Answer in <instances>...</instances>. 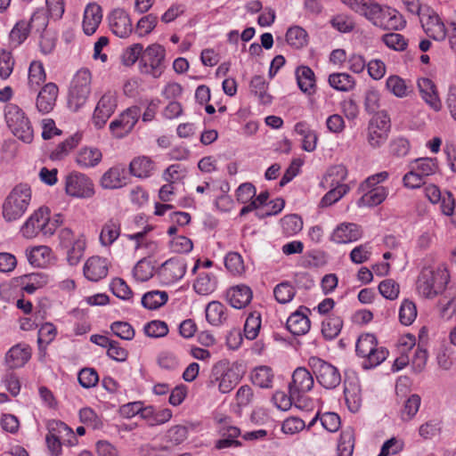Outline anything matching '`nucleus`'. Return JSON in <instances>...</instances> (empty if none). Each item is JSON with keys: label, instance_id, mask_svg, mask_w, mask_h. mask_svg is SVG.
Returning a JSON list of instances; mask_svg holds the SVG:
<instances>
[{"label": "nucleus", "instance_id": "f257e3e1", "mask_svg": "<svg viewBox=\"0 0 456 456\" xmlns=\"http://www.w3.org/2000/svg\"><path fill=\"white\" fill-rule=\"evenodd\" d=\"M449 280L444 265L425 266L417 278L416 290L420 297L432 299L445 289Z\"/></svg>", "mask_w": 456, "mask_h": 456}, {"label": "nucleus", "instance_id": "f03ea898", "mask_svg": "<svg viewBox=\"0 0 456 456\" xmlns=\"http://www.w3.org/2000/svg\"><path fill=\"white\" fill-rule=\"evenodd\" d=\"M31 200L30 187L26 183L16 185L3 204V216L7 222L20 219L26 212Z\"/></svg>", "mask_w": 456, "mask_h": 456}, {"label": "nucleus", "instance_id": "7ed1b4c3", "mask_svg": "<svg viewBox=\"0 0 456 456\" xmlns=\"http://www.w3.org/2000/svg\"><path fill=\"white\" fill-rule=\"evenodd\" d=\"M4 118L7 126L19 140L30 143L34 138V130L26 113L18 105L9 103L4 107Z\"/></svg>", "mask_w": 456, "mask_h": 456}, {"label": "nucleus", "instance_id": "20e7f679", "mask_svg": "<svg viewBox=\"0 0 456 456\" xmlns=\"http://www.w3.org/2000/svg\"><path fill=\"white\" fill-rule=\"evenodd\" d=\"M355 351L358 356L365 358L363 365L366 369L379 365L388 355L387 349L383 346L379 347L377 338L370 333L359 336Z\"/></svg>", "mask_w": 456, "mask_h": 456}, {"label": "nucleus", "instance_id": "39448f33", "mask_svg": "<svg viewBox=\"0 0 456 456\" xmlns=\"http://www.w3.org/2000/svg\"><path fill=\"white\" fill-rule=\"evenodd\" d=\"M166 50L159 44H152L142 51L140 58L139 69L141 73L159 77L166 69Z\"/></svg>", "mask_w": 456, "mask_h": 456}, {"label": "nucleus", "instance_id": "423d86ee", "mask_svg": "<svg viewBox=\"0 0 456 456\" xmlns=\"http://www.w3.org/2000/svg\"><path fill=\"white\" fill-rule=\"evenodd\" d=\"M308 365L322 387L334 389L341 383V374L333 364L320 357L311 356L308 359Z\"/></svg>", "mask_w": 456, "mask_h": 456}, {"label": "nucleus", "instance_id": "0eeeda50", "mask_svg": "<svg viewBox=\"0 0 456 456\" xmlns=\"http://www.w3.org/2000/svg\"><path fill=\"white\" fill-rule=\"evenodd\" d=\"M91 73L88 69H80L75 75L69 92V109L77 111L86 102L91 92Z\"/></svg>", "mask_w": 456, "mask_h": 456}, {"label": "nucleus", "instance_id": "6e6552de", "mask_svg": "<svg viewBox=\"0 0 456 456\" xmlns=\"http://www.w3.org/2000/svg\"><path fill=\"white\" fill-rule=\"evenodd\" d=\"M240 378L237 368H228L226 362H218L211 370L209 383L210 386H214L215 383L218 382L219 391L226 394L237 386Z\"/></svg>", "mask_w": 456, "mask_h": 456}, {"label": "nucleus", "instance_id": "1a4fd4ad", "mask_svg": "<svg viewBox=\"0 0 456 456\" xmlns=\"http://www.w3.org/2000/svg\"><path fill=\"white\" fill-rule=\"evenodd\" d=\"M53 226L47 224V208L41 207L36 210L20 227V232L27 239H33L39 233L53 235Z\"/></svg>", "mask_w": 456, "mask_h": 456}, {"label": "nucleus", "instance_id": "9d476101", "mask_svg": "<svg viewBox=\"0 0 456 456\" xmlns=\"http://www.w3.org/2000/svg\"><path fill=\"white\" fill-rule=\"evenodd\" d=\"M390 118L383 111L377 112L370 120L368 126L367 140L373 148H379L384 144L390 131Z\"/></svg>", "mask_w": 456, "mask_h": 456}, {"label": "nucleus", "instance_id": "9b49d317", "mask_svg": "<svg viewBox=\"0 0 456 456\" xmlns=\"http://www.w3.org/2000/svg\"><path fill=\"white\" fill-rule=\"evenodd\" d=\"M65 191L74 198L87 199L94 195V185L87 175L73 172L66 177Z\"/></svg>", "mask_w": 456, "mask_h": 456}, {"label": "nucleus", "instance_id": "f8f14e48", "mask_svg": "<svg viewBox=\"0 0 456 456\" xmlns=\"http://www.w3.org/2000/svg\"><path fill=\"white\" fill-rule=\"evenodd\" d=\"M117 107V96L114 92H106L97 102L95 107L93 123L97 128H102L110 116L114 113Z\"/></svg>", "mask_w": 456, "mask_h": 456}, {"label": "nucleus", "instance_id": "ddd939ff", "mask_svg": "<svg viewBox=\"0 0 456 456\" xmlns=\"http://www.w3.org/2000/svg\"><path fill=\"white\" fill-rule=\"evenodd\" d=\"M141 116V109L137 106L128 108L126 110L122 112L118 118H116L110 124V129L118 137H123L128 134Z\"/></svg>", "mask_w": 456, "mask_h": 456}, {"label": "nucleus", "instance_id": "4468645a", "mask_svg": "<svg viewBox=\"0 0 456 456\" xmlns=\"http://www.w3.org/2000/svg\"><path fill=\"white\" fill-rule=\"evenodd\" d=\"M314 383L313 375L306 368H297L292 374V380L289 385L290 396L298 398L300 394L310 391L314 387Z\"/></svg>", "mask_w": 456, "mask_h": 456}, {"label": "nucleus", "instance_id": "2eb2a0df", "mask_svg": "<svg viewBox=\"0 0 456 456\" xmlns=\"http://www.w3.org/2000/svg\"><path fill=\"white\" fill-rule=\"evenodd\" d=\"M186 268V263L183 258L172 257L162 264L159 275L166 283L171 284L183 277Z\"/></svg>", "mask_w": 456, "mask_h": 456}, {"label": "nucleus", "instance_id": "dca6fc26", "mask_svg": "<svg viewBox=\"0 0 456 456\" xmlns=\"http://www.w3.org/2000/svg\"><path fill=\"white\" fill-rule=\"evenodd\" d=\"M109 22L112 32L119 37H126L133 31L130 17L123 9L113 10L109 16Z\"/></svg>", "mask_w": 456, "mask_h": 456}, {"label": "nucleus", "instance_id": "f3484780", "mask_svg": "<svg viewBox=\"0 0 456 456\" xmlns=\"http://www.w3.org/2000/svg\"><path fill=\"white\" fill-rule=\"evenodd\" d=\"M58 86L54 83L45 85L37 98V109L42 113H49L55 106L58 96Z\"/></svg>", "mask_w": 456, "mask_h": 456}, {"label": "nucleus", "instance_id": "a211bd4d", "mask_svg": "<svg viewBox=\"0 0 456 456\" xmlns=\"http://www.w3.org/2000/svg\"><path fill=\"white\" fill-rule=\"evenodd\" d=\"M31 357V348L27 344H17L11 347L5 355L9 369L22 367Z\"/></svg>", "mask_w": 456, "mask_h": 456}, {"label": "nucleus", "instance_id": "6ab92c4d", "mask_svg": "<svg viewBox=\"0 0 456 456\" xmlns=\"http://www.w3.org/2000/svg\"><path fill=\"white\" fill-rule=\"evenodd\" d=\"M362 234L359 225L353 223L341 224L334 230L331 240L338 244L350 243L359 240Z\"/></svg>", "mask_w": 456, "mask_h": 456}, {"label": "nucleus", "instance_id": "aec40b11", "mask_svg": "<svg viewBox=\"0 0 456 456\" xmlns=\"http://www.w3.org/2000/svg\"><path fill=\"white\" fill-rule=\"evenodd\" d=\"M84 274L92 281H98L108 274V265L105 258L98 256L87 259L84 266Z\"/></svg>", "mask_w": 456, "mask_h": 456}, {"label": "nucleus", "instance_id": "412c9836", "mask_svg": "<svg viewBox=\"0 0 456 456\" xmlns=\"http://www.w3.org/2000/svg\"><path fill=\"white\" fill-rule=\"evenodd\" d=\"M252 296L251 289L243 284L234 286L226 292V299L236 309L247 306L250 303Z\"/></svg>", "mask_w": 456, "mask_h": 456}, {"label": "nucleus", "instance_id": "4be33fe9", "mask_svg": "<svg viewBox=\"0 0 456 456\" xmlns=\"http://www.w3.org/2000/svg\"><path fill=\"white\" fill-rule=\"evenodd\" d=\"M48 434L52 437L62 440L63 444L73 446L77 443V439L73 430L61 420L52 419L47 423Z\"/></svg>", "mask_w": 456, "mask_h": 456}, {"label": "nucleus", "instance_id": "5701e85b", "mask_svg": "<svg viewBox=\"0 0 456 456\" xmlns=\"http://www.w3.org/2000/svg\"><path fill=\"white\" fill-rule=\"evenodd\" d=\"M297 86L299 89L308 94L312 95L316 91V79L314 72L308 66H299L295 71Z\"/></svg>", "mask_w": 456, "mask_h": 456}, {"label": "nucleus", "instance_id": "b1692460", "mask_svg": "<svg viewBox=\"0 0 456 456\" xmlns=\"http://www.w3.org/2000/svg\"><path fill=\"white\" fill-rule=\"evenodd\" d=\"M102 19V7L97 4H89L84 12L83 29L86 35L94 34Z\"/></svg>", "mask_w": 456, "mask_h": 456}, {"label": "nucleus", "instance_id": "393cba45", "mask_svg": "<svg viewBox=\"0 0 456 456\" xmlns=\"http://www.w3.org/2000/svg\"><path fill=\"white\" fill-rule=\"evenodd\" d=\"M418 87L425 102L436 111L440 110L442 104L434 82L429 78L422 77L418 80Z\"/></svg>", "mask_w": 456, "mask_h": 456}, {"label": "nucleus", "instance_id": "a878e982", "mask_svg": "<svg viewBox=\"0 0 456 456\" xmlns=\"http://www.w3.org/2000/svg\"><path fill=\"white\" fill-rule=\"evenodd\" d=\"M222 439L216 443V449H225L229 447H240L241 443L236 438L240 436V429L235 426H224L220 429Z\"/></svg>", "mask_w": 456, "mask_h": 456}, {"label": "nucleus", "instance_id": "bb28decb", "mask_svg": "<svg viewBox=\"0 0 456 456\" xmlns=\"http://www.w3.org/2000/svg\"><path fill=\"white\" fill-rule=\"evenodd\" d=\"M286 327L295 336L304 335L310 329V320L305 314L297 311L288 318Z\"/></svg>", "mask_w": 456, "mask_h": 456}, {"label": "nucleus", "instance_id": "cd10ccee", "mask_svg": "<svg viewBox=\"0 0 456 456\" xmlns=\"http://www.w3.org/2000/svg\"><path fill=\"white\" fill-rule=\"evenodd\" d=\"M423 28L427 35L434 40L443 41L446 37L445 26L438 15L429 16Z\"/></svg>", "mask_w": 456, "mask_h": 456}, {"label": "nucleus", "instance_id": "c85d7f7f", "mask_svg": "<svg viewBox=\"0 0 456 456\" xmlns=\"http://www.w3.org/2000/svg\"><path fill=\"white\" fill-rule=\"evenodd\" d=\"M153 169V161L150 158L144 156L134 158L129 165V171L131 175L140 178L150 176Z\"/></svg>", "mask_w": 456, "mask_h": 456}, {"label": "nucleus", "instance_id": "c756f323", "mask_svg": "<svg viewBox=\"0 0 456 456\" xmlns=\"http://www.w3.org/2000/svg\"><path fill=\"white\" fill-rule=\"evenodd\" d=\"M102 154L96 148H84L79 151L76 161L81 167H93L102 160Z\"/></svg>", "mask_w": 456, "mask_h": 456}, {"label": "nucleus", "instance_id": "7c9ffc66", "mask_svg": "<svg viewBox=\"0 0 456 456\" xmlns=\"http://www.w3.org/2000/svg\"><path fill=\"white\" fill-rule=\"evenodd\" d=\"M120 234V222L118 219H110L103 225L101 234L100 240L102 245H111Z\"/></svg>", "mask_w": 456, "mask_h": 456}, {"label": "nucleus", "instance_id": "2f4dec72", "mask_svg": "<svg viewBox=\"0 0 456 456\" xmlns=\"http://www.w3.org/2000/svg\"><path fill=\"white\" fill-rule=\"evenodd\" d=\"M51 248L47 246H37L27 253L28 262L37 267H45L50 261Z\"/></svg>", "mask_w": 456, "mask_h": 456}, {"label": "nucleus", "instance_id": "473e14b6", "mask_svg": "<svg viewBox=\"0 0 456 456\" xmlns=\"http://www.w3.org/2000/svg\"><path fill=\"white\" fill-rule=\"evenodd\" d=\"M151 230H152V226L147 225L143 228V230L142 232H138L127 235V238L130 240L135 241L134 248L136 250L144 248L148 249V252L150 254H153L154 252L157 251V248H158L157 242L154 240H147L145 238V235Z\"/></svg>", "mask_w": 456, "mask_h": 456}, {"label": "nucleus", "instance_id": "72a5a7b5", "mask_svg": "<svg viewBox=\"0 0 456 456\" xmlns=\"http://www.w3.org/2000/svg\"><path fill=\"white\" fill-rule=\"evenodd\" d=\"M328 82L332 88L341 92H348L355 86L354 77L347 73H332Z\"/></svg>", "mask_w": 456, "mask_h": 456}, {"label": "nucleus", "instance_id": "f704fd0d", "mask_svg": "<svg viewBox=\"0 0 456 456\" xmlns=\"http://www.w3.org/2000/svg\"><path fill=\"white\" fill-rule=\"evenodd\" d=\"M126 184L125 178L121 176L118 167H111L101 178V185L104 189L114 190Z\"/></svg>", "mask_w": 456, "mask_h": 456}, {"label": "nucleus", "instance_id": "c9c22d12", "mask_svg": "<svg viewBox=\"0 0 456 456\" xmlns=\"http://www.w3.org/2000/svg\"><path fill=\"white\" fill-rule=\"evenodd\" d=\"M206 319L212 325H220L226 320L225 307L218 301H212L206 307Z\"/></svg>", "mask_w": 456, "mask_h": 456}, {"label": "nucleus", "instance_id": "e433bc0d", "mask_svg": "<svg viewBox=\"0 0 456 456\" xmlns=\"http://www.w3.org/2000/svg\"><path fill=\"white\" fill-rule=\"evenodd\" d=\"M343 327V321L339 316L330 315L322 324V333L327 339H333L338 336Z\"/></svg>", "mask_w": 456, "mask_h": 456}, {"label": "nucleus", "instance_id": "4c0bfd02", "mask_svg": "<svg viewBox=\"0 0 456 456\" xmlns=\"http://www.w3.org/2000/svg\"><path fill=\"white\" fill-rule=\"evenodd\" d=\"M81 140V135L76 134L64 142L59 143L57 147L51 152L50 159L53 160L62 159L68 153L77 146Z\"/></svg>", "mask_w": 456, "mask_h": 456}, {"label": "nucleus", "instance_id": "58836bf2", "mask_svg": "<svg viewBox=\"0 0 456 456\" xmlns=\"http://www.w3.org/2000/svg\"><path fill=\"white\" fill-rule=\"evenodd\" d=\"M168 299L166 291L152 290L145 293L142 297V305L148 309L155 310L164 305Z\"/></svg>", "mask_w": 456, "mask_h": 456}, {"label": "nucleus", "instance_id": "ea45409f", "mask_svg": "<svg viewBox=\"0 0 456 456\" xmlns=\"http://www.w3.org/2000/svg\"><path fill=\"white\" fill-rule=\"evenodd\" d=\"M346 403L352 412H356L362 406V395L360 387L355 384H349L344 389Z\"/></svg>", "mask_w": 456, "mask_h": 456}, {"label": "nucleus", "instance_id": "a19ab883", "mask_svg": "<svg viewBox=\"0 0 456 456\" xmlns=\"http://www.w3.org/2000/svg\"><path fill=\"white\" fill-rule=\"evenodd\" d=\"M411 166L424 178L435 174L438 169L437 159L436 158L416 159L411 163Z\"/></svg>", "mask_w": 456, "mask_h": 456}, {"label": "nucleus", "instance_id": "79ce46f5", "mask_svg": "<svg viewBox=\"0 0 456 456\" xmlns=\"http://www.w3.org/2000/svg\"><path fill=\"white\" fill-rule=\"evenodd\" d=\"M45 78L46 75L43 63L38 61H32L28 69V86L36 91L45 81Z\"/></svg>", "mask_w": 456, "mask_h": 456}, {"label": "nucleus", "instance_id": "37998d69", "mask_svg": "<svg viewBox=\"0 0 456 456\" xmlns=\"http://www.w3.org/2000/svg\"><path fill=\"white\" fill-rule=\"evenodd\" d=\"M273 374L272 369L267 366L256 367L251 374V380L254 385L262 388L271 387Z\"/></svg>", "mask_w": 456, "mask_h": 456}, {"label": "nucleus", "instance_id": "c03bdc74", "mask_svg": "<svg viewBox=\"0 0 456 456\" xmlns=\"http://www.w3.org/2000/svg\"><path fill=\"white\" fill-rule=\"evenodd\" d=\"M382 6L373 0H362L359 8H356V12L364 16L374 26L378 20Z\"/></svg>", "mask_w": 456, "mask_h": 456}, {"label": "nucleus", "instance_id": "a18cd8bd", "mask_svg": "<svg viewBox=\"0 0 456 456\" xmlns=\"http://www.w3.org/2000/svg\"><path fill=\"white\" fill-rule=\"evenodd\" d=\"M387 190L383 186H376L365 192L359 200V204L374 207L382 203L387 198Z\"/></svg>", "mask_w": 456, "mask_h": 456}, {"label": "nucleus", "instance_id": "49530a36", "mask_svg": "<svg viewBox=\"0 0 456 456\" xmlns=\"http://www.w3.org/2000/svg\"><path fill=\"white\" fill-rule=\"evenodd\" d=\"M307 37L308 35L303 28L294 26L288 29L286 33V41L289 45L299 49L307 44Z\"/></svg>", "mask_w": 456, "mask_h": 456}, {"label": "nucleus", "instance_id": "de8ad7c7", "mask_svg": "<svg viewBox=\"0 0 456 456\" xmlns=\"http://www.w3.org/2000/svg\"><path fill=\"white\" fill-rule=\"evenodd\" d=\"M260 328H261V314L258 312L254 311V312L250 313L246 319V322L244 324L245 337L249 340L255 339L259 333Z\"/></svg>", "mask_w": 456, "mask_h": 456}, {"label": "nucleus", "instance_id": "09e8293b", "mask_svg": "<svg viewBox=\"0 0 456 456\" xmlns=\"http://www.w3.org/2000/svg\"><path fill=\"white\" fill-rule=\"evenodd\" d=\"M267 85L262 76H254L250 81L251 92L258 96L263 104L272 102V96L266 93Z\"/></svg>", "mask_w": 456, "mask_h": 456}, {"label": "nucleus", "instance_id": "8fccbe9b", "mask_svg": "<svg viewBox=\"0 0 456 456\" xmlns=\"http://www.w3.org/2000/svg\"><path fill=\"white\" fill-rule=\"evenodd\" d=\"M143 45L140 43L134 44L126 47L121 56V62L126 67L134 65L142 56Z\"/></svg>", "mask_w": 456, "mask_h": 456}, {"label": "nucleus", "instance_id": "3c124183", "mask_svg": "<svg viewBox=\"0 0 456 456\" xmlns=\"http://www.w3.org/2000/svg\"><path fill=\"white\" fill-rule=\"evenodd\" d=\"M216 279L209 273H201L193 284L195 291L200 295H208L216 289Z\"/></svg>", "mask_w": 456, "mask_h": 456}, {"label": "nucleus", "instance_id": "603ef678", "mask_svg": "<svg viewBox=\"0 0 456 456\" xmlns=\"http://www.w3.org/2000/svg\"><path fill=\"white\" fill-rule=\"evenodd\" d=\"M417 317L416 305L409 300L404 299L399 309V320L403 325H411Z\"/></svg>", "mask_w": 456, "mask_h": 456}, {"label": "nucleus", "instance_id": "864d4df0", "mask_svg": "<svg viewBox=\"0 0 456 456\" xmlns=\"http://www.w3.org/2000/svg\"><path fill=\"white\" fill-rule=\"evenodd\" d=\"M56 333V328L50 322H45L41 326L37 338L38 347L41 352L45 351L46 346L54 339Z\"/></svg>", "mask_w": 456, "mask_h": 456}, {"label": "nucleus", "instance_id": "5fc2aeb1", "mask_svg": "<svg viewBox=\"0 0 456 456\" xmlns=\"http://www.w3.org/2000/svg\"><path fill=\"white\" fill-rule=\"evenodd\" d=\"M283 232L289 236H292L299 232L303 228V221L297 215L285 216L281 220Z\"/></svg>", "mask_w": 456, "mask_h": 456}, {"label": "nucleus", "instance_id": "6e6d98bb", "mask_svg": "<svg viewBox=\"0 0 456 456\" xmlns=\"http://www.w3.org/2000/svg\"><path fill=\"white\" fill-rule=\"evenodd\" d=\"M354 446V434L350 431L343 432L338 441L337 456H352Z\"/></svg>", "mask_w": 456, "mask_h": 456}, {"label": "nucleus", "instance_id": "4d7b16f0", "mask_svg": "<svg viewBox=\"0 0 456 456\" xmlns=\"http://www.w3.org/2000/svg\"><path fill=\"white\" fill-rule=\"evenodd\" d=\"M275 299L281 304L290 302L296 295L294 287L289 282H281L273 289Z\"/></svg>", "mask_w": 456, "mask_h": 456}, {"label": "nucleus", "instance_id": "13d9d810", "mask_svg": "<svg viewBox=\"0 0 456 456\" xmlns=\"http://www.w3.org/2000/svg\"><path fill=\"white\" fill-rule=\"evenodd\" d=\"M226 269L233 275L241 274L244 270V263L241 256L237 252H230L224 258Z\"/></svg>", "mask_w": 456, "mask_h": 456}, {"label": "nucleus", "instance_id": "bf43d9fd", "mask_svg": "<svg viewBox=\"0 0 456 456\" xmlns=\"http://www.w3.org/2000/svg\"><path fill=\"white\" fill-rule=\"evenodd\" d=\"M154 267L146 258L141 259L134 267V276L139 281H147L152 276Z\"/></svg>", "mask_w": 456, "mask_h": 456}, {"label": "nucleus", "instance_id": "052dcab7", "mask_svg": "<svg viewBox=\"0 0 456 456\" xmlns=\"http://www.w3.org/2000/svg\"><path fill=\"white\" fill-rule=\"evenodd\" d=\"M28 25L25 20L18 21L10 32V40L15 46L23 43L28 36Z\"/></svg>", "mask_w": 456, "mask_h": 456}, {"label": "nucleus", "instance_id": "680f3d73", "mask_svg": "<svg viewBox=\"0 0 456 456\" xmlns=\"http://www.w3.org/2000/svg\"><path fill=\"white\" fill-rule=\"evenodd\" d=\"M86 248V241L77 238V241L67 248V260L70 265H77L81 260Z\"/></svg>", "mask_w": 456, "mask_h": 456}, {"label": "nucleus", "instance_id": "e2e57ef3", "mask_svg": "<svg viewBox=\"0 0 456 456\" xmlns=\"http://www.w3.org/2000/svg\"><path fill=\"white\" fill-rule=\"evenodd\" d=\"M349 190L346 184H338L330 190L322 199L321 206L329 207L339 200Z\"/></svg>", "mask_w": 456, "mask_h": 456}, {"label": "nucleus", "instance_id": "0e129e2a", "mask_svg": "<svg viewBox=\"0 0 456 456\" xmlns=\"http://www.w3.org/2000/svg\"><path fill=\"white\" fill-rule=\"evenodd\" d=\"M158 22V17L152 13L148 14L141 18L135 28V33L139 37H144L150 34L156 27Z\"/></svg>", "mask_w": 456, "mask_h": 456}, {"label": "nucleus", "instance_id": "69168bd1", "mask_svg": "<svg viewBox=\"0 0 456 456\" xmlns=\"http://www.w3.org/2000/svg\"><path fill=\"white\" fill-rule=\"evenodd\" d=\"M420 402L421 399L419 395H411L404 403L403 410L402 411V419L406 421L411 419L418 412Z\"/></svg>", "mask_w": 456, "mask_h": 456}, {"label": "nucleus", "instance_id": "338daca9", "mask_svg": "<svg viewBox=\"0 0 456 456\" xmlns=\"http://www.w3.org/2000/svg\"><path fill=\"white\" fill-rule=\"evenodd\" d=\"M382 42L387 47L395 51H404L408 45L404 37L398 33H387L383 35Z\"/></svg>", "mask_w": 456, "mask_h": 456}, {"label": "nucleus", "instance_id": "774afa93", "mask_svg": "<svg viewBox=\"0 0 456 456\" xmlns=\"http://www.w3.org/2000/svg\"><path fill=\"white\" fill-rule=\"evenodd\" d=\"M144 333L151 338H162L168 333L167 324L163 321H151L144 326Z\"/></svg>", "mask_w": 456, "mask_h": 456}]
</instances>
